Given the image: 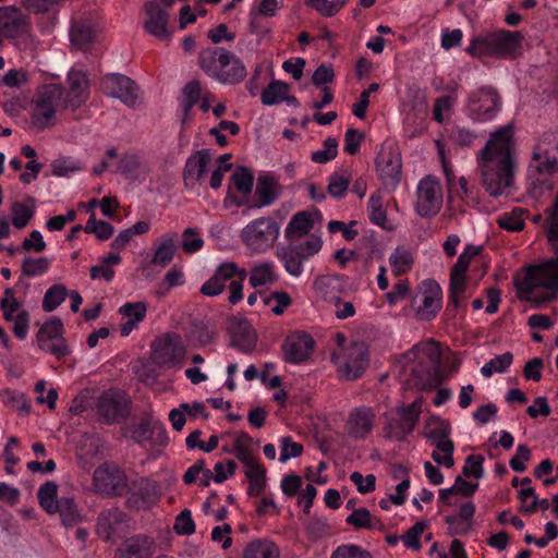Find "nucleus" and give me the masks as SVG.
<instances>
[{"label":"nucleus","instance_id":"1","mask_svg":"<svg viewBox=\"0 0 558 558\" xmlns=\"http://www.w3.org/2000/svg\"><path fill=\"white\" fill-rule=\"evenodd\" d=\"M461 364L459 355L433 338L402 353L393 365L400 384H444Z\"/></svg>","mask_w":558,"mask_h":558},{"label":"nucleus","instance_id":"2","mask_svg":"<svg viewBox=\"0 0 558 558\" xmlns=\"http://www.w3.org/2000/svg\"><path fill=\"white\" fill-rule=\"evenodd\" d=\"M547 239L554 256L523 267L513 278L518 299L536 306L548 302L558 293V193L553 197L549 208Z\"/></svg>","mask_w":558,"mask_h":558},{"label":"nucleus","instance_id":"3","mask_svg":"<svg viewBox=\"0 0 558 558\" xmlns=\"http://www.w3.org/2000/svg\"><path fill=\"white\" fill-rule=\"evenodd\" d=\"M478 155L483 186L490 196L502 195L514 180L515 141L512 124L492 132Z\"/></svg>","mask_w":558,"mask_h":558},{"label":"nucleus","instance_id":"4","mask_svg":"<svg viewBox=\"0 0 558 558\" xmlns=\"http://www.w3.org/2000/svg\"><path fill=\"white\" fill-rule=\"evenodd\" d=\"M131 404L128 392L116 386H110L99 395L93 387L85 386L73 400L71 411L81 414L89 409L95 410L100 422L111 425L126 420Z\"/></svg>","mask_w":558,"mask_h":558},{"label":"nucleus","instance_id":"5","mask_svg":"<svg viewBox=\"0 0 558 558\" xmlns=\"http://www.w3.org/2000/svg\"><path fill=\"white\" fill-rule=\"evenodd\" d=\"M524 36L521 32L497 29L474 36L466 52L473 58L515 59L520 53Z\"/></svg>","mask_w":558,"mask_h":558},{"label":"nucleus","instance_id":"6","mask_svg":"<svg viewBox=\"0 0 558 558\" xmlns=\"http://www.w3.org/2000/svg\"><path fill=\"white\" fill-rule=\"evenodd\" d=\"M39 506L48 514H59L64 526L71 527L82 521L81 510L73 496L59 495L58 485L47 481L37 492Z\"/></svg>","mask_w":558,"mask_h":558},{"label":"nucleus","instance_id":"7","mask_svg":"<svg viewBox=\"0 0 558 558\" xmlns=\"http://www.w3.org/2000/svg\"><path fill=\"white\" fill-rule=\"evenodd\" d=\"M322 246V239L316 234H311L301 242H289V244L278 247L277 257L282 263L284 270L290 276L298 278L303 274L304 262L317 254Z\"/></svg>","mask_w":558,"mask_h":558},{"label":"nucleus","instance_id":"8","mask_svg":"<svg viewBox=\"0 0 558 558\" xmlns=\"http://www.w3.org/2000/svg\"><path fill=\"white\" fill-rule=\"evenodd\" d=\"M421 412L422 402L417 399L386 413L384 426L386 437L396 441H404L414 430Z\"/></svg>","mask_w":558,"mask_h":558},{"label":"nucleus","instance_id":"9","mask_svg":"<svg viewBox=\"0 0 558 558\" xmlns=\"http://www.w3.org/2000/svg\"><path fill=\"white\" fill-rule=\"evenodd\" d=\"M63 96V88L58 84L40 86L34 96L32 108V122L39 129H47L54 124L57 108Z\"/></svg>","mask_w":558,"mask_h":558},{"label":"nucleus","instance_id":"10","mask_svg":"<svg viewBox=\"0 0 558 558\" xmlns=\"http://www.w3.org/2000/svg\"><path fill=\"white\" fill-rule=\"evenodd\" d=\"M93 485L97 494L105 497H120L125 495L129 478L125 471L114 462H104L93 474Z\"/></svg>","mask_w":558,"mask_h":558},{"label":"nucleus","instance_id":"11","mask_svg":"<svg viewBox=\"0 0 558 558\" xmlns=\"http://www.w3.org/2000/svg\"><path fill=\"white\" fill-rule=\"evenodd\" d=\"M279 234V226L271 218H258L246 225L242 232L243 243L255 252H265L272 246Z\"/></svg>","mask_w":558,"mask_h":558},{"label":"nucleus","instance_id":"12","mask_svg":"<svg viewBox=\"0 0 558 558\" xmlns=\"http://www.w3.org/2000/svg\"><path fill=\"white\" fill-rule=\"evenodd\" d=\"M63 322L53 316L46 320L36 335V341L40 350L50 353L58 360L70 354L66 340L63 337Z\"/></svg>","mask_w":558,"mask_h":558},{"label":"nucleus","instance_id":"13","mask_svg":"<svg viewBox=\"0 0 558 558\" xmlns=\"http://www.w3.org/2000/svg\"><path fill=\"white\" fill-rule=\"evenodd\" d=\"M442 192L439 181L434 175H426L417 185L415 210L418 216L432 218L441 209Z\"/></svg>","mask_w":558,"mask_h":558},{"label":"nucleus","instance_id":"14","mask_svg":"<svg viewBox=\"0 0 558 558\" xmlns=\"http://www.w3.org/2000/svg\"><path fill=\"white\" fill-rule=\"evenodd\" d=\"M500 96L492 86H483L469 94L466 110L475 120L485 121L500 109Z\"/></svg>","mask_w":558,"mask_h":558},{"label":"nucleus","instance_id":"15","mask_svg":"<svg viewBox=\"0 0 558 558\" xmlns=\"http://www.w3.org/2000/svg\"><path fill=\"white\" fill-rule=\"evenodd\" d=\"M185 355L182 338L175 332H167L151 343V359L159 365H174Z\"/></svg>","mask_w":558,"mask_h":558},{"label":"nucleus","instance_id":"16","mask_svg":"<svg viewBox=\"0 0 558 558\" xmlns=\"http://www.w3.org/2000/svg\"><path fill=\"white\" fill-rule=\"evenodd\" d=\"M131 438L140 446L165 447L169 442L165 425L151 414L142 416L132 427Z\"/></svg>","mask_w":558,"mask_h":558},{"label":"nucleus","instance_id":"17","mask_svg":"<svg viewBox=\"0 0 558 558\" xmlns=\"http://www.w3.org/2000/svg\"><path fill=\"white\" fill-rule=\"evenodd\" d=\"M376 168L384 186L393 191L401 178L402 161L397 147L383 146L376 157Z\"/></svg>","mask_w":558,"mask_h":558},{"label":"nucleus","instance_id":"18","mask_svg":"<svg viewBox=\"0 0 558 558\" xmlns=\"http://www.w3.org/2000/svg\"><path fill=\"white\" fill-rule=\"evenodd\" d=\"M126 505L132 510H149L157 505L159 499L156 482L140 477L129 484Z\"/></svg>","mask_w":558,"mask_h":558},{"label":"nucleus","instance_id":"19","mask_svg":"<svg viewBox=\"0 0 558 558\" xmlns=\"http://www.w3.org/2000/svg\"><path fill=\"white\" fill-rule=\"evenodd\" d=\"M100 88L105 95L118 98L129 107L136 105L138 98L137 86L126 75L118 73L108 74L101 80Z\"/></svg>","mask_w":558,"mask_h":558},{"label":"nucleus","instance_id":"20","mask_svg":"<svg viewBox=\"0 0 558 558\" xmlns=\"http://www.w3.org/2000/svg\"><path fill=\"white\" fill-rule=\"evenodd\" d=\"M368 348L364 342H353L348 349L347 360L338 367L343 380L354 381L362 377L368 366Z\"/></svg>","mask_w":558,"mask_h":558},{"label":"nucleus","instance_id":"21","mask_svg":"<svg viewBox=\"0 0 558 558\" xmlns=\"http://www.w3.org/2000/svg\"><path fill=\"white\" fill-rule=\"evenodd\" d=\"M315 341L306 332H293L288 336L282 344L284 360L289 363H303L313 353Z\"/></svg>","mask_w":558,"mask_h":558},{"label":"nucleus","instance_id":"22","mask_svg":"<svg viewBox=\"0 0 558 558\" xmlns=\"http://www.w3.org/2000/svg\"><path fill=\"white\" fill-rule=\"evenodd\" d=\"M126 527V514L119 509L102 510L97 519L98 535L106 542L122 537Z\"/></svg>","mask_w":558,"mask_h":558},{"label":"nucleus","instance_id":"23","mask_svg":"<svg viewBox=\"0 0 558 558\" xmlns=\"http://www.w3.org/2000/svg\"><path fill=\"white\" fill-rule=\"evenodd\" d=\"M66 82L69 89L63 99L64 108L76 110L86 102L89 96L87 76L82 71L71 70Z\"/></svg>","mask_w":558,"mask_h":558},{"label":"nucleus","instance_id":"24","mask_svg":"<svg viewBox=\"0 0 558 558\" xmlns=\"http://www.w3.org/2000/svg\"><path fill=\"white\" fill-rule=\"evenodd\" d=\"M424 292L415 315L421 320H432L441 308V288L435 280L423 281Z\"/></svg>","mask_w":558,"mask_h":558},{"label":"nucleus","instance_id":"25","mask_svg":"<svg viewBox=\"0 0 558 558\" xmlns=\"http://www.w3.org/2000/svg\"><path fill=\"white\" fill-rule=\"evenodd\" d=\"M29 24L16 7L0 8V33L7 38H20L28 33Z\"/></svg>","mask_w":558,"mask_h":558},{"label":"nucleus","instance_id":"26","mask_svg":"<svg viewBox=\"0 0 558 558\" xmlns=\"http://www.w3.org/2000/svg\"><path fill=\"white\" fill-rule=\"evenodd\" d=\"M211 160L209 149H201L193 153L185 162L183 170L184 186L189 190L195 189L207 171V165Z\"/></svg>","mask_w":558,"mask_h":558},{"label":"nucleus","instance_id":"27","mask_svg":"<svg viewBox=\"0 0 558 558\" xmlns=\"http://www.w3.org/2000/svg\"><path fill=\"white\" fill-rule=\"evenodd\" d=\"M279 195L280 187L277 181L271 175H259L255 187V196L257 197V201L255 203L239 201L236 202V205H245L248 209L262 208L274 204Z\"/></svg>","mask_w":558,"mask_h":558},{"label":"nucleus","instance_id":"28","mask_svg":"<svg viewBox=\"0 0 558 558\" xmlns=\"http://www.w3.org/2000/svg\"><path fill=\"white\" fill-rule=\"evenodd\" d=\"M557 156L537 158L533 155L529 167V178L533 184L541 190H553L554 184L548 182V178L557 171Z\"/></svg>","mask_w":558,"mask_h":558},{"label":"nucleus","instance_id":"29","mask_svg":"<svg viewBox=\"0 0 558 558\" xmlns=\"http://www.w3.org/2000/svg\"><path fill=\"white\" fill-rule=\"evenodd\" d=\"M145 11L147 14V20L144 23L146 32L158 38H170L171 34L168 31V12L154 0L145 4Z\"/></svg>","mask_w":558,"mask_h":558},{"label":"nucleus","instance_id":"30","mask_svg":"<svg viewBox=\"0 0 558 558\" xmlns=\"http://www.w3.org/2000/svg\"><path fill=\"white\" fill-rule=\"evenodd\" d=\"M374 417L373 410L366 407L352 411L347 422L349 435L355 439H364L374 427Z\"/></svg>","mask_w":558,"mask_h":558},{"label":"nucleus","instance_id":"31","mask_svg":"<svg viewBox=\"0 0 558 558\" xmlns=\"http://www.w3.org/2000/svg\"><path fill=\"white\" fill-rule=\"evenodd\" d=\"M230 59H232V52L225 48H207L199 52L198 64L208 76L215 80L218 71L228 66Z\"/></svg>","mask_w":558,"mask_h":558},{"label":"nucleus","instance_id":"32","mask_svg":"<svg viewBox=\"0 0 558 558\" xmlns=\"http://www.w3.org/2000/svg\"><path fill=\"white\" fill-rule=\"evenodd\" d=\"M153 542L147 536H133L125 541L116 558H150Z\"/></svg>","mask_w":558,"mask_h":558},{"label":"nucleus","instance_id":"33","mask_svg":"<svg viewBox=\"0 0 558 558\" xmlns=\"http://www.w3.org/2000/svg\"><path fill=\"white\" fill-rule=\"evenodd\" d=\"M313 227L314 221L311 213L299 211L290 219L284 230V236L289 242H300L299 239L307 235Z\"/></svg>","mask_w":558,"mask_h":558},{"label":"nucleus","instance_id":"34","mask_svg":"<svg viewBox=\"0 0 558 558\" xmlns=\"http://www.w3.org/2000/svg\"><path fill=\"white\" fill-rule=\"evenodd\" d=\"M71 43L82 49H87L96 38L95 24L90 20L76 21L70 28Z\"/></svg>","mask_w":558,"mask_h":558},{"label":"nucleus","instance_id":"35","mask_svg":"<svg viewBox=\"0 0 558 558\" xmlns=\"http://www.w3.org/2000/svg\"><path fill=\"white\" fill-rule=\"evenodd\" d=\"M278 545L267 538H256L250 542L244 550L243 558H279Z\"/></svg>","mask_w":558,"mask_h":558},{"label":"nucleus","instance_id":"36","mask_svg":"<svg viewBox=\"0 0 558 558\" xmlns=\"http://www.w3.org/2000/svg\"><path fill=\"white\" fill-rule=\"evenodd\" d=\"M246 73V68L243 62L232 53V59L228 61V66L221 68L215 80L221 84L235 85L245 78Z\"/></svg>","mask_w":558,"mask_h":558},{"label":"nucleus","instance_id":"37","mask_svg":"<svg viewBox=\"0 0 558 558\" xmlns=\"http://www.w3.org/2000/svg\"><path fill=\"white\" fill-rule=\"evenodd\" d=\"M186 415L191 417L205 416V407L201 402H194L192 405L182 403L179 409H172L169 413V420L173 429L181 430L185 424Z\"/></svg>","mask_w":558,"mask_h":558},{"label":"nucleus","instance_id":"38","mask_svg":"<svg viewBox=\"0 0 558 558\" xmlns=\"http://www.w3.org/2000/svg\"><path fill=\"white\" fill-rule=\"evenodd\" d=\"M175 240L177 235L174 233L162 235L150 263L161 267L169 265L175 253Z\"/></svg>","mask_w":558,"mask_h":558},{"label":"nucleus","instance_id":"39","mask_svg":"<svg viewBox=\"0 0 558 558\" xmlns=\"http://www.w3.org/2000/svg\"><path fill=\"white\" fill-rule=\"evenodd\" d=\"M389 264L396 277L402 276L412 269L413 254L404 246H398L389 256Z\"/></svg>","mask_w":558,"mask_h":558},{"label":"nucleus","instance_id":"40","mask_svg":"<svg viewBox=\"0 0 558 558\" xmlns=\"http://www.w3.org/2000/svg\"><path fill=\"white\" fill-rule=\"evenodd\" d=\"M367 210L371 222L381 227L385 230L391 229L390 227L386 226L387 214L384 209V199L380 193H373L371 195L367 203Z\"/></svg>","mask_w":558,"mask_h":558},{"label":"nucleus","instance_id":"41","mask_svg":"<svg viewBox=\"0 0 558 558\" xmlns=\"http://www.w3.org/2000/svg\"><path fill=\"white\" fill-rule=\"evenodd\" d=\"M183 99L181 102L183 110L182 123H185L190 117L192 108L199 101L202 96V88L198 81L189 82L182 90Z\"/></svg>","mask_w":558,"mask_h":558},{"label":"nucleus","instance_id":"42","mask_svg":"<svg viewBox=\"0 0 558 558\" xmlns=\"http://www.w3.org/2000/svg\"><path fill=\"white\" fill-rule=\"evenodd\" d=\"M290 86L282 81H271L263 90L260 99L265 106H274L283 101L284 94H288Z\"/></svg>","mask_w":558,"mask_h":558},{"label":"nucleus","instance_id":"43","mask_svg":"<svg viewBox=\"0 0 558 558\" xmlns=\"http://www.w3.org/2000/svg\"><path fill=\"white\" fill-rule=\"evenodd\" d=\"M149 230V223L146 221H137L131 228L122 230L112 241L111 248L122 251L130 243L134 235H141Z\"/></svg>","mask_w":558,"mask_h":558},{"label":"nucleus","instance_id":"44","mask_svg":"<svg viewBox=\"0 0 558 558\" xmlns=\"http://www.w3.org/2000/svg\"><path fill=\"white\" fill-rule=\"evenodd\" d=\"M231 343L243 352H250L256 345V335L250 326H240L232 332Z\"/></svg>","mask_w":558,"mask_h":558},{"label":"nucleus","instance_id":"45","mask_svg":"<svg viewBox=\"0 0 558 558\" xmlns=\"http://www.w3.org/2000/svg\"><path fill=\"white\" fill-rule=\"evenodd\" d=\"M350 182L351 174L347 170L335 172L329 177L327 191L332 197L340 199L345 195Z\"/></svg>","mask_w":558,"mask_h":558},{"label":"nucleus","instance_id":"46","mask_svg":"<svg viewBox=\"0 0 558 558\" xmlns=\"http://www.w3.org/2000/svg\"><path fill=\"white\" fill-rule=\"evenodd\" d=\"M275 281H277V275L275 274L274 266L271 264H260L255 266L251 270L248 278V282L253 288L274 283Z\"/></svg>","mask_w":558,"mask_h":558},{"label":"nucleus","instance_id":"47","mask_svg":"<svg viewBox=\"0 0 558 558\" xmlns=\"http://www.w3.org/2000/svg\"><path fill=\"white\" fill-rule=\"evenodd\" d=\"M558 153V137L555 132H545L535 145L533 155L535 157H550L557 156Z\"/></svg>","mask_w":558,"mask_h":558},{"label":"nucleus","instance_id":"48","mask_svg":"<svg viewBox=\"0 0 558 558\" xmlns=\"http://www.w3.org/2000/svg\"><path fill=\"white\" fill-rule=\"evenodd\" d=\"M51 265V260L48 257H25L21 265L22 276L36 277L46 274Z\"/></svg>","mask_w":558,"mask_h":558},{"label":"nucleus","instance_id":"49","mask_svg":"<svg viewBox=\"0 0 558 558\" xmlns=\"http://www.w3.org/2000/svg\"><path fill=\"white\" fill-rule=\"evenodd\" d=\"M532 481L529 477L521 480V489L519 490V499L521 501V510L525 513L534 512L537 509L538 498L534 488L531 486Z\"/></svg>","mask_w":558,"mask_h":558},{"label":"nucleus","instance_id":"50","mask_svg":"<svg viewBox=\"0 0 558 558\" xmlns=\"http://www.w3.org/2000/svg\"><path fill=\"white\" fill-rule=\"evenodd\" d=\"M231 181L235 189L244 196H248L252 193L254 177L248 168L243 166L236 167L231 175Z\"/></svg>","mask_w":558,"mask_h":558},{"label":"nucleus","instance_id":"51","mask_svg":"<svg viewBox=\"0 0 558 558\" xmlns=\"http://www.w3.org/2000/svg\"><path fill=\"white\" fill-rule=\"evenodd\" d=\"M68 295V290L63 284H54L50 287L43 299V308L45 312H53L61 305Z\"/></svg>","mask_w":558,"mask_h":558},{"label":"nucleus","instance_id":"52","mask_svg":"<svg viewBox=\"0 0 558 558\" xmlns=\"http://www.w3.org/2000/svg\"><path fill=\"white\" fill-rule=\"evenodd\" d=\"M450 432V426L446 421L439 417H430L426 423L424 437L433 441L441 440L449 437Z\"/></svg>","mask_w":558,"mask_h":558},{"label":"nucleus","instance_id":"53","mask_svg":"<svg viewBox=\"0 0 558 558\" xmlns=\"http://www.w3.org/2000/svg\"><path fill=\"white\" fill-rule=\"evenodd\" d=\"M521 208H514L511 213H505L497 218V225L507 231L519 232L523 230L525 223L520 217Z\"/></svg>","mask_w":558,"mask_h":558},{"label":"nucleus","instance_id":"54","mask_svg":"<svg viewBox=\"0 0 558 558\" xmlns=\"http://www.w3.org/2000/svg\"><path fill=\"white\" fill-rule=\"evenodd\" d=\"M29 313L23 307H20V310L13 314L10 323H13L12 332L17 339H26L29 329Z\"/></svg>","mask_w":558,"mask_h":558},{"label":"nucleus","instance_id":"55","mask_svg":"<svg viewBox=\"0 0 558 558\" xmlns=\"http://www.w3.org/2000/svg\"><path fill=\"white\" fill-rule=\"evenodd\" d=\"M512 354L507 352L500 355L495 356L489 362H487L482 368L481 372L484 376L489 377L494 373H502L509 367L512 363Z\"/></svg>","mask_w":558,"mask_h":558},{"label":"nucleus","instance_id":"56","mask_svg":"<svg viewBox=\"0 0 558 558\" xmlns=\"http://www.w3.org/2000/svg\"><path fill=\"white\" fill-rule=\"evenodd\" d=\"M173 531L178 535L190 536L195 533V522L190 509H183L174 520Z\"/></svg>","mask_w":558,"mask_h":558},{"label":"nucleus","instance_id":"57","mask_svg":"<svg viewBox=\"0 0 558 558\" xmlns=\"http://www.w3.org/2000/svg\"><path fill=\"white\" fill-rule=\"evenodd\" d=\"M345 522L356 529L374 530L376 527V524L372 519V514L366 508L355 509L347 517Z\"/></svg>","mask_w":558,"mask_h":558},{"label":"nucleus","instance_id":"58","mask_svg":"<svg viewBox=\"0 0 558 558\" xmlns=\"http://www.w3.org/2000/svg\"><path fill=\"white\" fill-rule=\"evenodd\" d=\"M465 288V275H459L458 272L451 270L449 282V301L456 307L460 305V295L464 294Z\"/></svg>","mask_w":558,"mask_h":558},{"label":"nucleus","instance_id":"59","mask_svg":"<svg viewBox=\"0 0 558 558\" xmlns=\"http://www.w3.org/2000/svg\"><path fill=\"white\" fill-rule=\"evenodd\" d=\"M324 149L312 153L311 159L316 163H327L336 158L338 154V141L335 137H328L324 141Z\"/></svg>","mask_w":558,"mask_h":558},{"label":"nucleus","instance_id":"60","mask_svg":"<svg viewBox=\"0 0 558 558\" xmlns=\"http://www.w3.org/2000/svg\"><path fill=\"white\" fill-rule=\"evenodd\" d=\"M22 307L21 302L14 296L11 288L4 290V296L0 300V310L5 322H11L13 314Z\"/></svg>","mask_w":558,"mask_h":558},{"label":"nucleus","instance_id":"61","mask_svg":"<svg viewBox=\"0 0 558 558\" xmlns=\"http://www.w3.org/2000/svg\"><path fill=\"white\" fill-rule=\"evenodd\" d=\"M12 225L17 229H23L33 218L34 210L23 203L14 202L11 206Z\"/></svg>","mask_w":558,"mask_h":558},{"label":"nucleus","instance_id":"62","mask_svg":"<svg viewBox=\"0 0 558 558\" xmlns=\"http://www.w3.org/2000/svg\"><path fill=\"white\" fill-rule=\"evenodd\" d=\"M482 251V246L468 244L464 251L458 257V260L451 268L452 271L459 275H465L473 257L477 256Z\"/></svg>","mask_w":558,"mask_h":558},{"label":"nucleus","instance_id":"63","mask_svg":"<svg viewBox=\"0 0 558 558\" xmlns=\"http://www.w3.org/2000/svg\"><path fill=\"white\" fill-rule=\"evenodd\" d=\"M330 558H373L371 553L355 544L339 545Z\"/></svg>","mask_w":558,"mask_h":558},{"label":"nucleus","instance_id":"64","mask_svg":"<svg viewBox=\"0 0 558 558\" xmlns=\"http://www.w3.org/2000/svg\"><path fill=\"white\" fill-rule=\"evenodd\" d=\"M425 527H426V524L423 521L416 522L402 536L403 545L407 548H410L413 550H420L422 548V543H421L420 537L423 534Z\"/></svg>","mask_w":558,"mask_h":558}]
</instances>
